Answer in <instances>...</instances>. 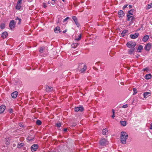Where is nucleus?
<instances>
[{
    "instance_id": "obj_32",
    "label": "nucleus",
    "mask_w": 152,
    "mask_h": 152,
    "mask_svg": "<svg viewBox=\"0 0 152 152\" xmlns=\"http://www.w3.org/2000/svg\"><path fill=\"white\" fill-rule=\"evenodd\" d=\"M16 20H18L19 22H18V24L21 23V20L20 18H19L18 17H17L15 19Z\"/></svg>"
},
{
    "instance_id": "obj_16",
    "label": "nucleus",
    "mask_w": 152,
    "mask_h": 152,
    "mask_svg": "<svg viewBox=\"0 0 152 152\" xmlns=\"http://www.w3.org/2000/svg\"><path fill=\"white\" fill-rule=\"evenodd\" d=\"M5 106L4 105H2L0 106V113H3L5 109Z\"/></svg>"
},
{
    "instance_id": "obj_52",
    "label": "nucleus",
    "mask_w": 152,
    "mask_h": 152,
    "mask_svg": "<svg viewBox=\"0 0 152 152\" xmlns=\"http://www.w3.org/2000/svg\"><path fill=\"white\" fill-rule=\"evenodd\" d=\"M64 132H66V131H67V129H66V128L64 129Z\"/></svg>"
},
{
    "instance_id": "obj_13",
    "label": "nucleus",
    "mask_w": 152,
    "mask_h": 152,
    "mask_svg": "<svg viewBox=\"0 0 152 152\" xmlns=\"http://www.w3.org/2000/svg\"><path fill=\"white\" fill-rule=\"evenodd\" d=\"M151 93L149 92H145L143 94V96L144 98H146L151 95Z\"/></svg>"
},
{
    "instance_id": "obj_22",
    "label": "nucleus",
    "mask_w": 152,
    "mask_h": 152,
    "mask_svg": "<svg viewBox=\"0 0 152 152\" xmlns=\"http://www.w3.org/2000/svg\"><path fill=\"white\" fill-rule=\"evenodd\" d=\"M16 8L18 10H22V7L21 6V4H17Z\"/></svg>"
},
{
    "instance_id": "obj_37",
    "label": "nucleus",
    "mask_w": 152,
    "mask_h": 152,
    "mask_svg": "<svg viewBox=\"0 0 152 152\" xmlns=\"http://www.w3.org/2000/svg\"><path fill=\"white\" fill-rule=\"evenodd\" d=\"M81 35L80 34L78 38H76L75 40H77V41L81 39Z\"/></svg>"
},
{
    "instance_id": "obj_7",
    "label": "nucleus",
    "mask_w": 152,
    "mask_h": 152,
    "mask_svg": "<svg viewBox=\"0 0 152 152\" xmlns=\"http://www.w3.org/2000/svg\"><path fill=\"white\" fill-rule=\"evenodd\" d=\"M84 110V108L82 106L75 107V111L76 112H82Z\"/></svg>"
},
{
    "instance_id": "obj_29",
    "label": "nucleus",
    "mask_w": 152,
    "mask_h": 152,
    "mask_svg": "<svg viewBox=\"0 0 152 152\" xmlns=\"http://www.w3.org/2000/svg\"><path fill=\"white\" fill-rule=\"evenodd\" d=\"M120 123L123 126H125L126 125V121H120Z\"/></svg>"
},
{
    "instance_id": "obj_19",
    "label": "nucleus",
    "mask_w": 152,
    "mask_h": 152,
    "mask_svg": "<svg viewBox=\"0 0 152 152\" xmlns=\"http://www.w3.org/2000/svg\"><path fill=\"white\" fill-rule=\"evenodd\" d=\"M128 32V30H123L122 32L121 33V35L122 37H124L125 36L126 34Z\"/></svg>"
},
{
    "instance_id": "obj_54",
    "label": "nucleus",
    "mask_w": 152,
    "mask_h": 152,
    "mask_svg": "<svg viewBox=\"0 0 152 152\" xmlns=\"http://www.w3.org/2000/svg\"><path fill=\"white\" fill-rule=\"evenodd\" d=\"M62 0V1H63L64 2L65 1V0Z\"/></svg>"
},
{
    "instance_id": "obj_4",
    "label": "nucleus",
    "mask_w": 152,
    "mask_h": 152,
    "mask_svg": "<svg viewBox=\"0 0 152 152\" xmlns=\"http://www.w3.org/2000/svg\"><path fill=\"white\" fill-rule=\"evenodd\" d=\"M127 20L130 21L131 20V22L132 23L135 20V18L133 16L127 14Z\"/></svg>"
},
{
    "instance_id": "obj_47",
    "label": "nucleus",
    "mask_w": 152,
    "mask_h": 152,
    "mask_svg": "<svg viewBox=\"0 0 152 152\" xmlns=\"http://www.w3.org/2000/svg\"><path fill=\"white\" fill-rule=\"evenodd\" d=\"M6 144H7V145H9V144H10V142L9 141H8V140H7V139L6 140Z\"/></svg>"
},
{
    "instance_id": "obj_56",
    "label": "nucleus",
    "mask_w": 152,
    "mask_h": 152,
    "mask_svg": "<svg viewBox=\"0 0 152 152\" xmlns=\"http://www.w3.org/2000/svg\"><path fill=\"white\" fill-rule=\"evenodd\" d=\"M48 4H50V2L49 1H48Z\"/></svg>"
},
{
    "instance_id": "obj_42",
    "label": "nucleus",
    "mask_w": 152,
    "mask_h": 152,
    "mask_svg": "<svg viewBox=\"0 0 152 152\" xmlns=\"http://www.w3.org/2000/svg\"><path fill=\"white\" fill-rule=\"evenodd\" d=\"M148 70V68L147 67L145 68H144L142 69V70L144 71H147Z\"/></svg>"
},
{
    "instance_id": "obj_50",
    "label": "nucleus",
    "mask_w": 152,
    "mask_h": 152,
    "mask_svg": "<svg viewBox=\"0 0 152 152\" xmlns=\"http://www.w3.org/2000/svg\"><path fill=\"white\" fill-rule=\"evenodd\" d=\"M66 31H67V30H64V31H63V33H64L66 32Z\"/></svg>"
},
{
    "instance_id": "obj_45",
    "label": "nucleus",
    "mask_w": 152,
    "mask_h": 152,
    "mask_svg": "<svg viewBox=\"0 0 152 152\" xmlns=\"http://www.w3.org/2000/svg\"><path fill=\"white\" fill-rule=\"evenodd\" d=\"M128 4H126V5H124L123 7V9L124 10V9L127 7L128 6Z\"/></svg>"
},
{
    "instance_id": "obj_31",
    "label": "nucleus",
    "mask_w": 152,
    "mask_h": 152,
    "mask_svg": "<svg viewBox=\"0 0 152 152\" xmlns=\"http://www.w3.org/2000/svg\"><path fill=\"white\" fill-rule=\"evenodd\" d=\"M23 145V143H18L17 145V147L18 148H20L21 146H22Z\"/></svg>"
},
{
    "instance_id": "obj_41",
    "label": "nucleus",
    "mask_w": 152,
    "mask_h": 152,
    "mask_svg": "<svg viewBox=\"0 0 152 152\" xmlns=\"http://www.w3.org/2000/svg\"><path fill=\"white\" fill-rule=\"evenodd\" d=\"M9 112L10 113H12L13 112V110L12 109H10L8 110Z\"/></svg>"
},
{
    "instance_id": "obj_24",
    "label": "nucleus",
    "mask_w": 152,
    "mask_h": 152,
    "mask_svg": "<svg viewBox=\"0 0 152 152\" xmlns=\"http://www.w3.org/2000/svg\"><path fill=\"white\" fill-rule=\"evenodd\" d=\"M134 50V49L132 48V49H130L129 50L128 53L130 54H132Z\"/></svg>"
},
{
    "instance_id": "obj_51",
    "label": "nucleus",
    "mask_w": 152,
    "mask_h": 152,
    "mask_svg": "<svg viewBox=\"0 0 152 152\" xmlns=\"http://www.w3.org/2000/svg\"><path fill=\"white\" fill-rule=\"evenodd\" d=\"M112 112H113V114H114L115 113V111H114V109H113L112 110Z\"/></svg>"
},
{
    "instance_id": "obj_49",
    "label": "nucleus",
    "mask_w": 152,
    "mask_h": 152,
    "mask_svg": "<svg viewBox=\"0 0 152 152\" xmlns=\"http://www.w3.org/2000/svg\"><path fill=\"white\" fill-rule=\"evenodd\" d=\"M115 117V114H113V115L112 116V118H114Z\"/></svg>"
},
{
    "instance_id": "obj_21",
    "label": "nucleus",
    "mask_w": 152,
    "mask_h": 152,
    "mask_svg": "<svg viewBox=\"0 0 152 152\" xmlns=\"http://www.w3.org/2000/svg\"><path fill=\"white\" fill-rule=\"evenodd\" d=\"M79 45V44L76 43H73L71 45L72 48H76L77 46Z\"/></svg>"
},
{
    "instance_id": "obj_53",
    "label": "nucleus",
    "mask_w": 152,
    "mask_h": 152,
    "mask_svg": "<svg viewBox=\"0 0 152 152\" xmlns=\"http://www.w3.org/2000/svg\"><path fill=\"white\" fill-rule=\"evenodd\" d=\"M129 7L130 8H132V6L131 5H129Z\"/></svg>"
},
{
    "instance_id": "obj_23",
    "label": "nucleus",
    "mask_w": 152,
    "mask_h": 152,
    "mask_svg": "<svg viewBox=\"0 0 152 152\" xmlns=\"http://www.w3.org/2000/svg\"><path fill=\"white\" fill-rule=\"evenodd\" d=\"M151 77V74H147L145 75V78L146 79H149Z\"/></svg>"
},
{
    "instance_id": "obj_10",
    "label": "nucleus",
    "mask_w": 152,
    "mask_h": 152,
    "mask_svg": "<svg viewBox=\"0 0 152 152\" xmlns=\"http://www.w3.org/2000/svg\"><path fill=\"white\" fill-rule=\"evenodd\" d=\"M118 15L119 18H122L124 15V13L122 10H119L118 12Z\"/></svg>"
},
{
    "instance_id": "obj_25",
    "label": "nucleus",
    "mask_w": 152,
    "mask_h": 152,
    "mask_svg": "<svg viewBox=\"0 0 152 152\" xmlns=\"http://www.w3.org/2000/svg\"><path fill=\"white\" fill-rule=\"evenodd\" d=\"M152 7V3L147 5V10H149Z\"/></svg>"
},
{
    "instance_id": "obj_2",
    "label": "nucleus",
    "mask_w": 152,
    "mask_h": 152,
    "mask_svg": "<svg viewBox=\"0 0 152 152\" xmlns=\"http://www.w3.org/2000/svg\"><path fill=\"white\" fill-rule=\"evenodd\" d=\"M87 68L86 65L84 63L79 64L78 68L79 70V72L81 73L84 72L86 70Z\"/></svg>"
},
{
    "instance_id": "obj_1",
    "label": "nucleus",
    "mask_w": 152,
    "mask_h": 152,
    "mask_svg": "<svg viewBox=\"0 0 152 152\" xmlns=\"http://www.w3.org/2000/svg\"><path fill=\"white\" fill-rule=\"evenodd\" d=\"M128 137V134L126 132H121L120 136L121 142L125 144L126 143V140Z\"/></svg>"
},
{
    "instance_id": "obj_27",
    "label": "nucleus",
    "mask_w": 152,
    "mask_h": 152,
    "mask_svg": "<svg viewBox=\"0 0 152 152\" xmlns=\"http://www.w3.org/2000/svg\"><path fill=\"white\" fill-rule=\"evenodd\" d=\"M107 132V129L105 128L102 131V134L104 135H106V133Z\"/></svg>"
},
{
    "instance_id": "obj_40",
    "label": "nucleus",
    "mask_w": 152,
    "mask_h": 152,
    "mask_svg": "<svg viewBox=\"0 0 152 152\" xmlns=\"http://www.w3.org/2000/svg\"><path fill=\"white\" fill-rule=\"evenodd\" d=\"M21 4V0H19L17 2V4Z\"/></svg>"
},
{
    "instance_id": "obj_15",
    "label": "nucleus",
    "mask_w": 152,
    "mask_h": 152,
    "mask_svg": "<svg viewBox=\"0 0 152 152\" xmlns=\"http://www.w3.org/2000/svg\"><path fill=\"white\" fill-rule=\"evenodd\" d=\"M54 31L55 33H60L61 32V30L59 27L57 26L54 29Z\"/></svg>"
},
{
    "instance_id": "obj_36",
    "label": "nucleus",
    "mask_w": 152,
    "mask_h": 152,
    "mask_svg": "<svg viewBox=\"0 0 152 152\" xmlns=\"http://www.w3.org/2000/svg\"><path fill=\"white\" fill-rule=\"evenodd\" d=\"M56 126L58 127H60L61 126V124L60 123L56 124Z\"/></svg>"
},
{
    "instance_id": "obj_26",
    "label": "nucleus",
    "mask_w": 152,
    "mask_h": 152,
    "mask_svg": "<svg viewBox=\"0 0 152 152\" xmlns=\"http://www.w3.org/2000/svg\"><path fill=\"white\" fill-rule=\"evenodd\" d=\"M134 11V10L133 9H131L128 12L129 15H133V12Z\"/></svg>"
},
{
    "instance_id": "obj_35",
    "label": "nucleus",
    "mask_w": 152,
    "mask_h": 152,
    "mask_svg": "<svg viewBox=\"0 0 152 152\" xmlns=\"http://www.w3.org/2000/svg\"><path fill=\"white\" fill-rule=\"evenodd\" d=\"M75 24L78 27L79 26H80V24L79 23H78V21H77V19L76 20H75L74 21Z\"/></svg>"
},
{
    "instance_id": "obj_18",
    "label": "nucleus",
    "mask_w": 152,
    "mask_h": 152,
    "mask_svg": "<svg viewBox=\"0 0 152 152\" xmlns=\"http://www.w3.org/2000/svg\"><path fill=\"white\" fill-rule=\"evenodd\" d=\"M149 38V36L148 35H146L143 37L142 40L144 42H146L148 40Z\"/></svg>"
},
{
    "instance_id": "obj_57",
    "label": "nucleus",
    "mask_w": 152,
    "mask_h": 152,
    "mask_svg": "<svg viewBox=\"0 0 152 152\" xmlns=\"http://www.w3.org/2000/svg\"><path fill=\"white\" fill-rule=\"evenodd\" d=\"M13 146H15V145L14 144L13 145Z\"/></svg>"
},
{
    "instance_id": "obj_3",
    "label": "nucleus",
    "mask_w": 152,
    "mask_h": 152,
    "mask_svg": "<svg viewBox=\"0 0 152 152\" xmlns=\"http://www.w3.org/2000/svg\"><path fill=\"white\" fill-rule=\"evenodd\" d=\"M136 45V43L135 42L132 41L128 42L126 44L127 47L131 48H133Z\"/></svg>"
},
{
    "instance_id": "obj_14",
    "label": "nucleus",
    "mask_w": 152,
    "mask_h": 152,
    "mask_svg": "<svg viewBox=\"0 0 152 152\" xmlns=\"http://www.w3.org/2000/svg\"><path fill=\"white\" fill-rule=\"evenodd\" d=\"M18 95V92L15 91L12 93L11 94V96L13 98H15Z\"/></svg>"
},
{
    "instance_id": "obj_30",
    "label": "nucleus",
    "mask_w": 152,
    "mask_h": 152,
    "mask_svg": "<svg viewBox=\"0 0 152 152\" xmlns=\"http://www.w3.org/2000/svg\"><path fill=\"white\" fill-rule=\"evenodd\" d=\"M133 91L134 92V93L133 94V95H134L136 94L137 92V89L136 88H133Z\"/></svg>"
},
{
    "instance_id": "obj_28",
    "label": "nucleus",
    "mask_w": 152,
    "mask_h": 152,
    "mask_svg": "<svg viewBox=\"0 0 152 152\" xmlns=\"http://www.w3.org/2000/svg\"><path fill=\"white\" fill-rule=\"evenodd\" d=\"M36 124L38 125H40L41 124L42 122L39 120H37L36 121Z\"/></svg>"
},
{
    "instance_id": "obj_46",
    "label": "nucleus",
    "mask_w": 152,
    "mask_h": 152,
    "mask_svg": "<svg viewBox=\"0 0 152 152\" xmlns=\"http://www.w3.org/2000/svg\"><path fill=\"white\" fill-rule=\"evenodd\" d=\"M58 21H57V23H59V22L61 21V17L60 18H58Z\"/></svg>"
},
{
    "instance_id": "obj_9",
    "label": "nucleus",
    "mask_w": 152,
    "mask_h": 152,
    "mask_svg": "<svg viewBox=\"0 0 152 152\" xmlns=\"http://www.w3.org/2000/svg\"><path fill=\"white\" fill-rule=\"evenodd\" d=\"M38 145L36 144H34L31 147V150L32 151H35L37 149Z\"/></svg>"
},
{
    "instance_id": "obj_34",
    "label": "nucleus",
    "mask_w": 152,
    "mask_h": 152,
    "mask_svg": "<svg viewBox=\"0 0 152 152\" xmlns=\"http://www.w3.org/2000/svg\"><path fill=\"white\" fill-rule=\"evenodd\" d=\"M44 48L43 47H42L40 48L39 50V52H40V53H42Z\"/></svg>"
},
{
    "instance_id": "obj_5",
    "label": "nucleus",
    "mask_w": 152,
    "mask_h": 152,
    "mask_svg": "<svg viewBox=\"0 0 152 152\" xmlns=\"http://www.w3.org/2000/svg\"><path fill=\"white\" fill-rule=\"evenodd\" d=\"M16 23L15 21L13 20H11L9 23V27L10 29L12 30L14 28L15 25Z\"/></svg>"
},
{
    "instance_id": "obj_48",
    "label": "nucleus",
    "mask_w": 152,
    "mask_h": 152,
    "mask_svg": "<svg viewBox=\"0 0 152 152\" xmlns=\"http://www.w3.org/2000/svg\"><path fill=\"white\" fill-rule=\"evenodd\" d=\"M150 129H152V123L150 125Z\"/></svg>"
},
{
    "instance_id": "obj_11",
    "label": "nucleus",
    "mask_w": 152,
    "mask_h": 152,
    "mask_svg": "<svg viewBox=\"0 0 152 152\" xmlns=\"http://www.w3.org/2000/svg\"><path fill=\"white\" fill-rule=\"evenodd\" d=\"M151 43H148V44L145 45L144 48L147 51H149L151 48Z\"/></svg>"
},
{
    "instance_id": "obj_33",
    "label": "nucleus",
    "mask_w": 152,
    "mask_h": 152,
    "mask_svg": "<svg viewBox=\"0 0 152 152\" xmlns=\"http://www.w3.org/2000/svg\"><path fill=\"white\" fill-rule=\"evenodd\" d=\"M5 24L4 23H1L0 25V28L1 29H2L5 28Z\"/></svg>"
},
{
    "instance_id": "obj_6",
    "label": "nucleus",
    "mask_w": 152,
    "mask_h": 152,
    "mask_svg": "<svg viewBox=\"0 0 152 152\" xmlns=\"http://www.w3.org/2000/svg\"><path fill=\"white\" fill-rule=\"evenodd\" d=\"M107 142V140L106 139L103 138L100 141L99 143L101 145L104 146L106 145Z\"/></svg>"
},
{
    "instance_id": "obj_38",
    "label": "nucleus",
    "mask_w": 152,
    "mask_h": 152,
    "mask_svg": "<svg viewBox=\"0 0 152 152\" xmlns=\"http://www.w3.org/2000/svg\"><path fill=\"white\" fill-rule=\"evenodd\" d=\"M72 19H73V20H74V21L76 20L77 19L76 17L75 16H73L72 17Z\"/></svg>"
},
{
    "instance_id": "obj_44",
    "label": "nucleus",
    "mask_w": 152,
    "mask_h": 152,
    "mask_svg": "<svg viewBox=\"0 0 152 152\" xmlns=\"http://www.w3.org/2000/svg\"><path fill=\"white\" fill-rule=\"evenodd\" d=\"M43 7L44 8H45L47 7V6L46 5V4L45 3H43Z\"/></svg>"
},
{
    "instance_id": "obj_20",
    "label": "nucleus",
    "mask_w": 152,
    "mask_h": 152,
    "mask_svg": "<svg viewBox=\"0 0 152 152\" xmlns=\"http://www.w3.org/2000/svg\"><path fill=\"white\" fill-rule=\"evenodd\" d=\"M143 49V46L141 45H139L137 49V51L138 52H141L142 50Z\"/></svg>"
},
{
    "instance_id": "obj_8",
    "label": "nucleus",
    "mask_w": 152,
    "mask_h": 152,
    "mask_svg": "<svg viewBox=\"0 0 152 152\" xmlns=\"http://www.w3.org/2000/svg\"><path fill=\"white\" fill-rule=\"evenodd\" d=\"M139 33H136L134 34H131L130 35V37L132 39H135L137 38L139 36Z\"/></svg>"
},
{
    "instance_id": "obj_55",
    "label": "nucleus",
    "mask_w": 152,
    "mask_h": 152,
    "mask_svg": "<svg viewBox=\"0 0 152 152\" xmlns=\"http://www.w3.org/2000/svg\"><path fill=\"white\" fill-rule=\"evenodd\" d=\"M136 57H137V58H138V56H136Z\"/></svg>"
},
{
    "instance_id": "obj_39",
    "label": "nucleus",
    "mask_w": 152,
    "mask_h": 152,
    "mask_svg": "<svg viewBox=\"0 0 152 152\" xmlns=\"http://www.w3.org/2000/svg\"><path fill=\"white\" fill-rule=\"evenodd\" d=\"M128 106V105L127 104H126L124 105L122 107V108H126Z\"/></svg>"
},
{
    "instance_id": "obj_43",
    "label": "nucleus",
    "mask_w": 152,
    "mask_h": 152,
    "mask_svg": "<svg viewBox=\"0 0 152 152\" xmlns=\"http://www.w3.org/2000/svg\"><path fill=\"white\" fill-rule=\"evenodd\" d=\"M69 18V17H67L66 18L64 19V20L63 21L64 22L66 21Z\"/></svg>"
},
{
    "instance_id": "obj_17",
    "label": "nucleus",
    "mask_w": 152,
    "mask_h": 152,
    "mask_svg": "<svg viewBox=\"0 0 152 152\" xmlns=\"http://www.w3.org/2000/svg\"><path fill=\"white\" fill-rule=\"evenodd\" d=\"M7 36L8 33L6 31L4 32L1 34V37L3 39L6 38Z\"/></svg>"
},
{
    "instance_id": "obj_12",
    "label": "nucleus",
    "mask_w": 152,
    "mask_h": 152,
    "mask_svg": "<svg viewBox=\"0 0 152 152\" xmlns=\"http://www.w3.org/2000/svg\"><path fill=\"white\" fill-rule=\"evenodd\" d=\"M46 90L47 91L51 92L53 90V88L48 86H46Z\"/></svg>"
}]
</instances>
